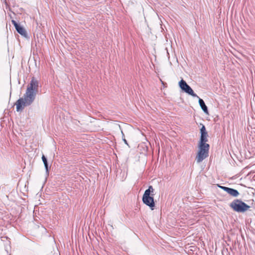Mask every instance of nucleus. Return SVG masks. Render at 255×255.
<instances>
[{
	"label": "nucleus",
	"mask_w": 255,
	"mask_h": 255,
	"mask_svg": "<svg viewBox=\"0 0 255 255\" xmlns=\"http://www.w3.org/2000/svg\"><path fill=\"white\" fill-rule=\"evenodd\" d=\"M39 82L32 78L27 85L25 93L23 98H19L16 103V111H22L25 107L30 105L34 101L38 91Z\"/></svg>",
	"instance_id": "nucleus-1"
},
{
	"label": "nucleus",
	"mask_w": 255,
	"mask_h": 255,
	"mask_svg": "<svg viewBox=\"0 0 255 255\" xmlns=\"http://www.w3.org/2000/svg\"><path fill=\"white\" fill-rule=\"evenodd\" d=\"M154 189L152 186H149L146 189L142 196V200L143 203L153 210L155 207V203L153 199Z\"/></svg>",
	"instance_id": "nucleus-2"
},
{
	"label": "nucleus",
	"mask_w": 255,
	"mask_h": 255,
	"mask_svg": "<svg viewBox=\"0 0 255 255\" xmlns=\"http://www.w3.org/2000/svg\"><path fill=\"white\" fill-rule=\"evenodd\" d=\"M209 147V144L199 143V150L196 157L197 163H200L208 156Z\"/></svg>",
	"instance_id": "nucleus-3"
},
{
	"label": "nucleus",
	"mask_w": 255,
	"mask_h": 255,
	"mask_svg": "<svg viewBox=\"0 0 255 255\" xmlns=\"http://www.w3.org/2000/svg\"><path fill=\"white\" fill-rule=\"evenodd\" d=\"M230 206L234 211L238 212H244L250 207L249 205L238 199L232 202L230 204Z\"/></svg>",
	"instance_id": "nucleus-4"
},
{
	"label": "nucleus",
	"mask_w": 255,
	"mask_h": 255,
	"mask_svg": "<svg viewBox=\"0 0 255 255\" xmlns=\"http://www.w3.org/2000/svg\"><path fill=\"white\" fill-rule=\"evenodd\" d=\"M179 85L181 90L185 93L191 95L193 97L198 98V96L194 92L192 88L183 79L179 82Z\"/></svg>",
	"instance_id": "nucleus-5"
},
{
	"label": "nucleus",
	"mask_w": 255,
	"mask_h": 255,
	"mask_svg": "<svg viewBox=\"0 0 255 255\" xmlns=\"http://www.w3.org/2000/svg\"><path fill=\"white\" fill-rule=\"evenodd\" d=\"M201 136L199 143L207 144L206 142L208 141V133L206 130V128L204 125L202 126L200 129Z\"/></svg>",
	"instance_id": "nucleus-6"
},
{
	"label": "nucleus",
	"mask_w": 255,
	"mask_h": 255,
	"mask_svg": "<svg viewBox=\"0 0 255 255\" xmlns=\"http://www.w3.org/2000/svg\"><path fill=\"white\" fill-rule=\"evenodd\" d=\"M198 98L199 99V104L202 110L204 111L205 113L208 114V108L206 106L205 102L202 99L200 98L199 97Z\"/></svg>",
	"instance_id": "nucleus-7"
},
{
	"label": "nucleus",
	"mask_w": 255,
	"mask_h": 255,
	"mask_svg": "<svg viewBox=\"0 0 255 255\" xmlns=\"http://www.w3.org/2000/svg\"><path fill=\"white\" fill-rule=\"evenodd\" d=\"M15 29L18 33L23 36H26V31L23 27L19 25Z\"/></svg>",
	"instance_id": "nucleus-8"
},
{
	"label": "nucleus",
	"mask_w": 255,
	"mask_h": 255,
	"mask_svg": "<svg viewBox=\"0 0 255 255\" xmlns=\"http://www.w3.org/2000/svg\"><path fill=\"white\" fill-rule=\"evenodd\" d=\"M42 160L43 161V162L45 168L46 169V173H48V162L47 160L46 157L43 155L42 156Z\"/></svg>",
	"instance_id": "nucleus-9"
},
{
	"label": "nucleus",
	"mask_w": 255,
	"mask_h": 255,
	"mask_svg": "<svg viewBox=\"0 0 255 255\" xmlns=\"http://www.w3.org/2000/svg\"><path fill=\"white\" fill-rule=\"evenodd\" d=\"M229 194L233 197H237L239 195V193L237 190L231 188Z\"/></svg>",
	"instance_id": "nucleus-10"
},
{
	"label": "nucleus",
	"mask_w": 255,
	"mask_h": 255,
	"mask_svg": "<svg viewBox=\"0 0 255 255\" xmlns=\"http://www.w3.org/2000/svg\"><path fill=\"white\" fill-rule=\"evenodd\" d=\"M219 187L224 191H226L228 194L230 193V191L231 189V188H229L227 187L222 186H219Z\"/></svg>",
	"instance_id": "nucleus-11"
},
{
	"label": "nucleus",
	"mask_w": 255,
	"mask_h": 255,
	"mask_svg": "<svg viewBox=\"0 0 255 255\" xmlns=\"http://www.w3.org/2000/svg\"><path fill=\"white\" fill-rule=\"evenodd\" d=\"M121 132H122V137H123V141H124V142L126 144L128 145V142H127V140L125 138V135H124V133H123L122 130H121Z\"/></svg>",
	"instance_id": "nucleus-12"
},
{
	"label": "nucleus",
	"mask_w": 255,
	"mask_h": 255,
	"mask_svg": "<svg viewBox=\"0 0 255 255\" xmlns=\"http://www.w3.org/2000/svg\"><path fill=\"white\" fill-rule=\"evenodd\" d=\"M11 22L13 24L15 28L19 25L14 20H12Z\"/></svg>",
	"instance_id": "nucleus-13"
}]
</instances>
